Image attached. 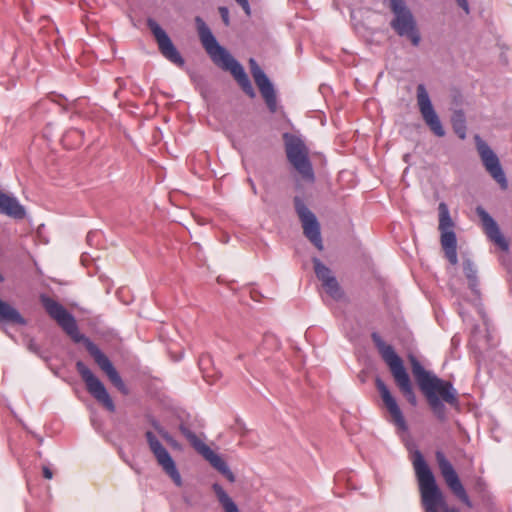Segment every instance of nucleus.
Here are the masks:
<instances>
[{
  "instance_id": "f257e3e1",
  "label": "nucleus",
  "mask_w": 512,
  "mask_h": 512,
  "mask_svg": "<svg viewBox=\"0 0 512 512\" xmlns=\"http://www.w3.org/2000/svg\"><path fill=\"white\" fill-rule=\"evenodd\" d=\"M41 303L48 315L71 337L75 343L82 342L95 363L107 375L110 382L123 394H128V389L121 376L113 366L110 359L85 335L81 334L74 316L69 313L63 305L56 300L41 295Z\"/></svg>"
},
{
  "instance_id": "f03ea898",
  "label": "nucleus",
  "mask_w": 512,
  "mask_h": 512,
  "mask_svg": "<svg viewBox=\"0 0 512 512\" xmlns=\"http://www.w3.org/2000/svg\"><path fill=\"white\" fill-rule=\"evenodd\" d=\"M410 362L412 374L434 415L440 421L446 420V408L442 401L450 405L458 404L456 389L451 382L427 371L414 356H410Z\"/></svg>"
},
{
  "instance_id": "7ed1b4c3",
  "label": "nucleus",
  "mask_w": 512,
  "mask_h": 512,
  "mask_svg": "<svg viewBox=\"0 0 512 512\" xmlns=\"http://www.w3.org/2000/svg\"><path fill=\"white\" fill-rule=\"evenodd\" d=\"M194 21L202 46L212 62L222 70L230 72L244 93L254 98L255 90L243 66L218 43L211 29L200 16H196Z\"/></svg>"
},
{
  "instance_id": "20e7f679",
  "label": "nucleus",
  "mask_w": 512,
  "mask_h": 512,
  "mask_svg": "<svg viewBox=\"0 0 512 512\" xmlns=\"http://www.w3.org/2000/svg\"><path fill=\"white\" fill-rule=\"evenodd\" d=\"M413 467L425 512H459L458 509L447 505L445 497L436 483L434 474L419 450L414 452Z\"/></svg>"
},
{
  "instance_id": "39448f33",
  "label": "nucleus",
  "mask_w": 512,
  "mask_h": 512,
  "mask_svg": "<svg viewBox=\"0 0 512 512\" xmlns=\"http://www.w3.org/2000/svg\"><path fill=\"white\" fill-rule=\"evenodd\" d=\"M371 338L381 358L389 367L400 392L412 406H416L417 397L415 395L410 376L404 367L402 359L395 352L394 348L387 344L378 333L373 332Z\"/></svg>"
},
{
  "instance_id": "423d86ee",
  "label": "nucleus",
  "mask_w": 512,
  "mask_h": 512,
  "mask_svg": "<svg viewBox=\"0 0 512 512\" xmlns=\"http://www.w3.org/2000/svg\"><path fill=\"white\" fill-rule=\"evenodd\" d=\"M388 8L392 13L390 28L402 38L408 39L415 47L421 42L417 20L405 0H389Z\"/></svg>"
},
{
  "instance_id": "0eeeda50",
  "label": "nucleus",
  "mask_w": 512,
  "mask_h": 512,
  "mask_svg": "<svg viewBox=\"0 0 512 512\" xmlns=\"http://www.w3.org/2000/svg\"><path fill=\"white\" fill-rule=\"evenodd\" d=\"M285 153L290 165L297 171L301 178L309 183L315 180L314 170L309 158V148L304 140L292 133H284Z\"/></svg>"
},
{
  "instance_id": "6e6552de",
  "label": "nucleus",
  "mask_w": 512,
  "mask_h": 512,
  "mask_svg": "<svg viewBox=\"0 0 512 512\" xmlns=\"http://www.w3.org/2000/svg\"><path fill=\"white\" fill-rule=\"evenodd\" d=\"M249 66L252 77L257 85L261 96L271 114L280 115L283 119L281 126L290 125L282 111V106L279 105L275 87L266 73L258 65L257 61L253 58L249 59Z\"/></svg>"
},
{
  "instance_id": "1a4fd4ad",
  "label": "nucleus",
  "mask_w": 512,
  "mask_h": 512,
  "mask_svg": "<svg viewBox=\"0 0 512 512\" xmlns=\"http://www.w3.org/2000/svg\"><path fill=\"white\" fill-rule=\"evenodd\" d=\"M179 430L182 435L189 441L192 447L207 460L210 465L219 471L223 476H225L229 482L235 481V476L232 471L229 469L226 462L222 459L220 455L215 453L209 446H207L203 441H201L198 436L190 430L188 426L185 424H181L179 426Z\"/></svg>"
},
{
  "instance_id": "9d476101",
  "label": "nucleus",
  "mask_w": 512,
  "mask_h": 512,
  "mask_svg": "<svg viewBox=\"0 0 512 512\" xmlns=\"http://www.w3.org/2000/svg\"><path fill=\"white\" fill-rule=\"evenodd\" d=\"M145 438L157 464L162 468L164 473L171 478L177 487H181L183 485L181 475L168 450L152 431H146Z\"/></svg>"
},
{
  "instance_id": "9b49d317",
  "label": "nucleus",
  "mask_w": 512,
  "mask_h": 512,
  "mask_svg": "<svg viewBox=\"0 0 512 512\" xmlns=\"http://www.w3.org/2000/svg\"><path fill=\"white\" fill-rule=\"evenodd\" d=\"M294 206L302 224L303 234L318 250L322 251L324 247L321 237L320 224L316 216L298 196L294 198Z\"/></svg>"
},
{
  "instance_id": "f8f14e48",
  "label": "nucleus",
  "mask_w": 512,
  "mask_h": 512,
  "mask_svg": "<svg viewBox=\"0 0 512 512\" xmlns=\"http://www.w3.org/2000/svg\"><path fill=\"white\" fill-rule=\"evenodd\" d=\"M76 370L86 385L87 391L108 411H115V404L108 394L104 384L98 377L82 362H76Z\"/></svg>"
},
{
  "instance_id": "ddd939ff",
  "label": "nucleus",
  "mask_w": 512,
  "mask_h": 512,
  "mask_svg": "<svg viewBox=\"0 0 512 512\" xmlns=\"http://www.w3.org/2000/svg\"><path fill=\"white\" fill-rule=\"evenodd\" d=\"M435 458L445 483L453 494L468 507H472V502L462 485L453 465L446 458L445 454L438 450L435 452Z\"/></svg>"
},
{
  "instance_id": "4468645a",
  "label": "nucleus",
  "mask_w": 512,
  "mask_h": 512,
  "mask_svg": "<svg viewBox=\"0 0 512 512\" xmlns=\"http://www.w3.org/2000/svg\"><path fill=\"white\" fill-rule=\"evenodd\" d=\"M475 144L487 172L503 190L507 189V179L497 155L479 135H475Z\"/></svg>"
},
{
  "instance_id": "2eb2a0df",
  "label": "nucleus",
  "mask_w": 512,
  "mask_h": 512,
  "mask_svg": "<svg viewBox=\"0 0 512 512\" xmlns=\"http://www.w3.org/2000/svg\"><path fill=\"white\" fill-rule=\"evenodd\" d=\"M147 25L153 34L160 53L171 63L182 67L185 64L181 56L166 31L153 19H148Z\"/></svg>"
},
{
  "instance_id": "dca6fc26",
  "label": "nucleus",
  "mask_w": 512,
  "mask_h": 512,
  "mask_svg": "<svg viewBox=\"0 0 512 512\" xmlns=\"http://www.w3.org/2000/svg\"><path fill=\"white\" fill-rule=\"evenodd\" d=\"M376 388L381 396V399L389 412L392 422L402 431L407 430V423L405 421V418L403 416V413L394 398V396L391 394L389 388L387 385L378 377L375 380Z\"/></svg>"
},
{
  "instance_id": "f3484780",
  "label": "nucleus",
  "mask_w": 512,
  "mask_h": 512,
  "mask_svg": "<svg viewBox=\"0 0 512 512\" xmlns=\"http://www.w3.org/2000/svg\"><path fill=\"white\" fill-rule=\"evenodd\" d=\"M476 213L479 216L484 233L490 241L497 245L501 250L507 251L509 244L505 237L502 235L500 228L496 221L490 214L481 206L476 208Z\"/></svg>"
},
{
  "instance_id": "a211bd4d",
  "label": "nucleus",
  "mask_w": 512,
  "mask_h": 512,
  "mask_svg": "<svg viewBox=\"0 0 512 512\" xmlns=\"http://www.w3.org/2000/svg\"><path fill=\"white\" fill-rule=\"evenodd\" d=\"M417 100L422 117L429 128H443L423 84L417 86Z\"/></svg>"
},
{
  "instance_id": "6ab92c4d",
  "label": "nucleus",
  "mask_w": 512,
  "mask_h": 512,
  "mask_svg": "<svg viewBox=\"0 0 512 512\" xmlns=\"http://www.w3.org/2000/svg\"><path fill=\"white\" fill-rule=\"evenodd\" d=\"M0 213L14 219H23L26 215L24 206H22L16 197L8 195L0 190Z\"/></svg>"
},
{
  "instance_id": "aec40b11",
  "label": "nucleus",
  "mask_w": 512,
  "mask_h": 512,
  "mask_svg": "<svg viewBox=\"0 0 512 512\" xmlns=\"http://www.w3.org/2000/svg\"><path fill=\"white\" fill-rule=\"evenodd\" d=\"M441 245L449 262L456 265L458 262L457 239L454 231L441 232Z\"/></svg>"
},
{
  "instance_id": "412c9836",
  "label": "nucleus",
  "mask_w": 512,
  "mask_h": 512,
  "mask_svg": "<svg viewBox=\"0 0 512 512\" xmlns=\"http://www.w3.org/2000/svg\"><path fill=\"white\" fill-rule=\"evenodd\" d=\"M0 320L5 323L24 326L27 324L20 312L9 303L0 299Z\"/></svg>"
},
{
  "instance_id": "4be33fe9",
  "label": "nucleus",
  "mask_w": 512,
  "mask_h": 512,
  "mask_svg": "<svg viewBox=\"0 0 512 512\" xmlns=\"http://www.w3.org/2000/svg\"><path fill=\"white\" fill-rule=\"evenodd\" d=\"M212 488L224 512H240L235 502L229 497L221 485L215 483Z\"/></svg>"
},
{
  "instance_id": "5701e85b",
  "label": "nucleus",
  "mask_w": 512,
  "mask_h": 512,
  "mask_svg": "<svg viewBox=\"0 0 512 512\" xmlns=\"http://www.w3.org/2000/svg\"><path fill=\"white\" fill-rule=\"evenodd\" d=\"M463 272L468 280L469 288L475 293L478 294V278H477V269L475 264L470 260L466 259L463 261Z\"/></svg>"
},
{
  "instance_id": "b1692460",
  "label": "nucleus",
  "mask_w": 512,
  "mask_h": 512,
  "mask_svg": "<svg viewBox=\"0 0 512 512\" xmlns=\"http://www.w3.org/2000/svg\"><path fill=\"white\" fill-rule=\"evenodd\" d=\"M439 230L443 231H453V221L450 217L448 207L445 203H440L439 207Z\"/></svg>"
},
{
  "instance_id": "393cba45",
  "label": "nucleus",
  "mask_w": 512,
  "mask_h": 512,
  "mask_svg": "<svg viewBox=\"0 0 512 512\" xmlns=\"http://www.w3.org/2000/svg\"><path fill=\"white\" fill-rule=\"evenodd\" d=\"M51 103H54L63 109H67L68 100L62 95H51L47 99L39 101L35 109L37 111L45 109Z\"/></svg>"
},
{
  "instance_id": "a878e982",
  "label": "nucleus",
  "mask_w": 512,
  "mask_h": 512,
  "mask_svg": "<svg viewBox=\"0 0 512 512\" xmlns=\"http://www.w3.org/2000/svg\"><path fill=\"white\" fill-rule=\"evenodd\" d=\"M312 261L314 264V271H315L316 277L322 283H324L325 281L334 277V275L332 274V271L326 265H324L318 258H313Z\"/></svg>"
},
{
  "instance_id": "bb28decb",
  "label": "nucleus",
  "mask_w": 512,
  "mask_h": 512,
  "mask_svg": "<svg viewBox=\"0 0 512 512\" xmlns=\"http://www.w3.org/2000/svg\"><path fill=\"white\" fill-rule=\"evenodd\" d=\"M322 286L325 289L326 293L329 294L335 300L340 299L343 295L342 290L335 276L322 283Z\"/></svg>"
},
{
  "instance_id": "cd10ccee",
  "label": "nucleus",
  "mask_w": 512,
  "mask_h": 512,
  "mask_svg": "<svg viewBox=\"0 0 512 512\" xmlns=\"http://www.w3.org/2000/svg\"><path fill=\"white\" fill-rule=\"evenodd\" d=\"M452 128H466V116L462 109H455L450 116Z\"/></svg>"
},
{
  "instance_id": "c85d7f7f",
  "label": "nucleus",
  "mask_w": 512,
  "mask_h": 512,
  "mask_svg": "<svg viewBox=\"0 0 512 512\" xmlns=\"http://www.w3.org/2000/svg\"><path fill=\"white\" fill-rule=\"evenodd\" d=\"M153 426L155 427L156 431L158 432V434L168 443L170 444L172 447H175V448H178L179 445H178V442L173 438V436L170 435V433L165 430L161 425H159L158 423L154 422L153 423Z\"/></svg>"
},
{
  "instance_id": "c756f323",
  "label": "nucleus",
  "mask_w": 512,
  "mask_h": 512,
  "mask_svg": "<svg viewBox=\"0 0 512 512\" xmlns=\"http://www.w3.org/2000/svg\"><path fill=\"white\" fill-rule=\"evenodd\" d=\"M27 349L36 354L37 356L41 357V358H44V356L42 355V351H41V348L40 346L35 342L34 339H29L28 342H27Z\"/></svg>"
},
{
  "instance_id": "7c9ffc66",
  "label": "nucleus",
  "mask_w": 512,
  "mask_h": 512,
  "mask_svg": "<svg viewBox=\"0 0 512 512\" xmlns=\"http://www.w3.org/2000/svg\"><path fill=\"white\" fill-rule=\"evenodd\" d=\"M219 13H220V16H221V19L223 21V23L228 26L230 24V18H229V10L227 7H219Z\"/></svg>"
},
{
  "instance_id": "2f4dec72",
  "label": "nucleus",
  "mask_w": 512,
  "mask_h": 512,
  "mask_svg": "<svg viewBox=\"0 0 512 512\" xmlns=\"http://www.w3.org/2000/svg\"><path fill=\"white\" fill-rule=\"evenodd\" d=\"M235 1L242 7V9L244 10L246 15L249 16L251 14V9H250L248 0H235Z\"/></svg>"
},
{
  "instance_id": "473e14b6",
  "label": "nucleus",
  "mask_w": 512,
  "mask_h": 512,
  "mask_svg": "<svg viewBox=\"0 0 512 512\" xmlns=\"http://www.w3.org/2000/svg\"><path fill=\"white\" fill-rule=\"evenodd\" d=\"M460 8H462L466 14L470 13V7L467 0H455Z\"/></svg>"
},
{
  "instance_id": "72a5a7b5",
  "label": "nucleus",
  "mask_w": 512,
  "mask_h": 512,
  "mask_svg": "<svg viewBox=\"0 0 512 512\" xmlns=\"http://www.w3.org/2000/svg\"><path fill=\"white\" fill-rule=\"evenodd\" d=\"M43 476L46 478V479H52L53 477V473L52 471L50 470V468H48L47 466H44L43 469Z\"/></svg>"
},
{
  "instance_id": "f704fd0d",
  "label": "nucleus",
  "mask_w": 512,
  "mask_h": 512,
  "mask_svg": "<svg viewBox=\"0 0 512 512\" xmlns=\"http://www.w3.org/2000/svg\"><path fill=\"white\" fill-rule=\"evenodd\" d=\"M436 136L443 137L445 135V130H433Z\"/></svg>"
},
{
  "instance_id": "c9c22d12",
  "label": "nucleus",
  "mask_w": 512,
  "mask_h": 512,
  "mask_svg": "<svg viewBox=\"0 0 512 512\" xmlns=\"http://www.w3.org/2000/svg\"><path fill=\"white\" fill-rule=\"evenodd\" d=\"M458 132V136L462 139L465 138V130H456Z\"/></svg>"
},
{
  "instance_id": "e433bc0d",
  "label": "nucleus",
  "mask_w": 512,
  "mask_h": 512,
  "mask_svg": "<svg viewBox=\"0 0 512 512\" xmlns=\"http://www.w3.org/2000/svg\"><path fill=\"white\" fill-rule=\"evenodd\" d=\"M4 281V277L2 274H0V282H3Z\"/></svg>"
}]
</instances>
